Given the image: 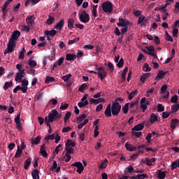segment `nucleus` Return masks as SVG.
<instances>
[{
	"instance_id": "13d9d810",
	"label": "nucleus",
	"mask_w": 179,
	"mask_h": 179,
	"mask_svg": "<svg viewBox=\"0 0 179 179\" xmlns=\"http://www.w3.org/2000/svg\"><path fill=\"white\" fill-rule=\"evenodd\" d=\"M170 114H171V112H163L162 113V118L166 119V118H169L170 117Z\"/></svg>"
},
{
	"instance_id": "dca6fc26",
	"label": "nucleus",
	"mask_w": 179,
	"mask_h": 179,
	"mask_svg": "<svg viewBox=\"0 0 179 179\" xmlns=\"http://www.w3.org/2000/svg\"><path fill=\"white\" fill-rule=\"evenodd\" d=\"M20 81L22 83V86L21 87H24V91L25 93H27V86H29V80H26V79H24V80H20Z\"/></svg>"
},
{
	"instance_id": "864d4df0",
	"label": "nucleus",
	"mask_w": 179,
	"mask_h": 179,
	"mask_svg": "<svg viewBox=\"0 0 179 179\" xmlns=\"http://www.w3.org/2000/svg\"><path fill=\"white\" fill-rule=\"evenodd\" d=\"M146 162H147V163H146L147 166H150L152 165V163H155L156 162V159L151 158L150 159H146Z\"/></svg>"
},
{
	"instance_id": "f8f14e48",
	"label": "nucleus",
	"mask_w": 179,
	"mask_h": 179,
	"mask_svg": "<svg viewBox=\"0 0 179 179\" xmlns=\"http://www.w3.org/2000/svg\"><path fill=\"white\" fill-rule=\"evenodd\" d=\"M41 155L43 157H48V154L47 153V151L45 150V143H43L40 148V152Z\"/></svg>"
},
{
	"instance_id": "9b49d317",
	"label": "nucleus",
	"mask_w": 179,
	"mask_h": 179,
	"mask_svg": "<svg viewBox=\"0 0 179 179\" xmlns=\"http://www.w3.org/2000/svg\"><path fill=\"white\" fill-rule=\"evenodd\" d=\"M143 128H145V122H143V123H140L138 124H136V126H134L132 129L131 131H142L143 129Z\"/></svg>"
},
{
	"instance_id": "bf43d9fd",
	"label": "nucleus",
	"mask_w": 179,
	"mask_h": 179,
	"mask_svg": "<svg viewBox=\"0 0 179 179\" xmlns=\"http://www.w3.org/2000/svg\"><path fill=\"white\" fill-rule=\"evenodd\" d=\"M166 92H167V85L164 84L161 87V93H162V94H166Z\"/></svg>"
},
{
	"instance_id": "f704fd0d",
	"label": "nucleus",
	"mask_w": 179,
	"mask_h": 179,
	"mask_svg": "<svg viewBox=\"0 0 179 179\" xmlns=\"http://www.w3.org/2000/svg\"><path fill=\"white\" fill-rule=\"evenodd\" d=\"M121 21L122 27H128L129 24V21L124 20V18H119Z\"/></svg>"
},
{
	"instance_id": "58836bf2",
	"label": "nucleus",
	"mask_w": 179,
	"mask_h": 179,
	"mask_svg": "<svg viewBox=\"0 0 179 179\" xmlns=\"http://www.w3.org/2000/svg\"><path fill=\"white\" fill-rule=\"evenodd\" d=\"M31 2L32 5H36V3H38L40 2V0H27L24 5L25 6H29V3Z\"/></svg>"
},
{
	"instance_id": "7ed1b4c3",
	"label": "nucleus",
	"mask_w": 179,
	"mask_h": 179,
	"mask_svg": "<svg viewBox=\"0 0 179 179\" xmlns=\"http://www.w3.org/2000/svg\"><path fill=\"white\" fill-rule=\"evenodd\" d=\"M102 9L105 13H111L113 12V3L111 1H104L102 3Z\"/></svg>"
},
{
	"instance_id": "20e7f679",
	"label": "nucleus",
	"mask_w": 179,
	"mask_h": 179,
	"mask_svg": "<svg viewBox=\"0 0 179 179\" xmlns=\"http://www.w3.org/2000/svg\"><path fill=\"white\" fill-rule=\"evenodd\" d=\"M80 20L82 23H89L90 20V16L85 10H83L80 14H79Z\"/></svg>"
},
{
	"instance_id": "f257e3e1",
	"label": "nucleus",
	"mask_w": 179,
	"mask_h": 179,
	"mask_svg": "<svg viewBox=\"0 0 179 179\" xmlns=\"http://www.w3.org/2000/svg\"><path fill=\"white\" fill-rule=\"evenodd\" d=\"M61 117V114L57 110L54 109L48 114V120H49V122H54V121H59Z\"/></svg>"
},
{
	"instance_id": "de8ad7c7",
	"label": "nucleus",
	"mask_w": 179,
	"mask_h": 179,
	"mask_svg": "<svg viewBox=\"0 0 179 179\" xmlns=\"http://www.w3.org/2000/svg\"><path fill=\"white\" fill-rule=\"evenodd\" d=\"M92 16L97 17V5L93 6L92 7Z\"/></svg>"
},
{
	"instance_id": "e433bc0d",
	"label": "nucleus",
	"mask_w": 179,
	"mask_h": 179,
	"mask_svg": "<svg viewBox=\"0 0 179 179\" xmlns=\"http://www.w3.org/2000/svg\"><path fill=\"white\" fill-rule=\"evenodd\" d=\"M53 82H55V79L54 78V77L47 76L45 78V83H46L47 85H48V83H52Z\"/></svg>"
},
{
	"instance_id": "ea45409f",
	"label": "nucleus",
	"mask_w": 179,
	"mask_h": 179,
	"mask_svg": "<svg viewBox=\"0 0 179 179\" xmlns=\"http://www.w3.org/2000/svg\"><path fill=\"white\" fill-rule=\"evenodd\" d=\"M124 114H128V111H129V103H125V105L122 107Z\"/></svg>"
},
{
	"instance_id": "603ef678",
	"label": "nucleus",
	"mask_w": 179,
	"mask_h": 179,
	"mask_svg": "<svg viewBox=\"0 0 179 179\" xmlns=\"http://www.w3.org/2000/svg\"><path fill=\"white\" fill-rule=\"evenodd\" d=\"M86 87H87V85L86 83L82 84L78 88V92H81L82 93H83V91L85 90V89H86Z\"/></svg>"
},
{
	"instance_id": "a19ab883",
	"label": "nucleus",
	"mask_w": 179,
	"mask_h": 179,
	"mask_svg": "<svg viewBox=\"0 0 179 179\" xmlns=\"http://www.w3.org/2000/svg\"><path fill=\"white\" fill-rule=\"evenodd\" d=\"M18 90H21L23 93H26L24 92V88L22 87L20 85H17L15 88L13 89V93H17Z\"/></svg>"
},
{
	"instance_id": "412c9836",
	"label": "nucleus",
	"mask_w": 179,
	"mask_h": 179,
	"mask_svg": "<svg viewBox=\"0 0 179 179\" xmlns=\"http://www.w3.org/2000/svg\"><path fill=\"white\" fill-rule=\"evenodd\" d=\"M31 176L33 179H40V171L38 169H34V171L31 172Z\"/></svg>"
},
{
	"instance_id": "0e129e2a",
	"label": "nucleus",
	"mask_w": 179,
	"mask_h": 179,
	"mask_svg": "<svg viewBox=\"0 0 179 179\" xmlns=\"http://www.w3.org/2000/svg\"><path fill=\"white\" fill-rule=\"evenodd\" d=\"M132 135H134L136 138H141V136H142V131H132Z\"/></svg>"
},
{
	"instance_id": "69168bd1",
	"label": "nucleus",
	"mask_w": 179,
	"mask_h": 179,
	"mask_svg": "<svg viewBox=\"0 0 179 179\" xmlns=\"http://www.w3.org/2000/svg\"><path fill=\"white\" fill-rule=\"evenodd\" d=\"M94 132V137L97 138V136H99V125H96L95 127Z\"/></svg>"
},
{
	"instance_id": "49530a36",
	"label": "nucleus",
	"mask_w": 179,
	"mask_h": 179,
	"mask_svg": "<svg viewBox=\"0 0 179 179\" xmlns=\"http://www.w3.org/2000/svg\"><path fill=\"white\" fill-rule=\"evenodd\" d=\"M28 65H29L31 68H34V66H37V62L34 60H29Z\"/></svg>"
},
{
	"instance_id": "09e8293b",
	"label": "nucleus",
	"mask_w": 179,
	"mask_h": 179,
	"mask_svg": "<svg viewBox=\"0 0 179 179\" xmlns=\"http://www.w3.org/2000/svg\"><path fill=\"white\" fill-rule=\"evenodd\" d=\"M136 93H138L137 90H135L134 91L131 92L128 96L129 100H132L134 97H135V94H136Z\"/></svg>"
},
{
	"instance_id": "1a4fd4ad",
	"label": "nucleus",
	"mask_w": 179,
	"mask_h": 179,
	"mask_svg": "<svg viewBox=\"0 0 179 179\" xmlns=\"http://www.w3.org/2000/svg\"><path fill=\"white\" fill-rule=\"evenodd\" d=\"M24 78V69L20 70L18 73H17L15 80V82H19V80H22Z\"/></svg>"
},
{
	"instance_id": "e2e57ef3",
	"label": "nucleus",
	"mask_w": 179,
	"mask_h": 179,
	"mask_svg": "<svg viewBox=\"0 0 179 179\" xmlns=\"http://www.w3.org/2000/svg\"><path fill=\"white\" fill-rule=\"evenodd\" d=\"M107 159L104 160L103 162H101V165L99 166V169H106L107 167Z\"/></svg>"
},
{
	"instance_id": "f3484780",
	"label": "nucleus",
	"mask_w": 179,
	"mask_h": 179,
	"mask_svg": "<svg viewBox=\"0 0 179 179\" xmlns=\"http://www.w3.org/2000/svg\"><path fill=\"white\" fill-rule=\"evenodd\" d=\"M179 120L178 119H172L171 121V129H174L177 127H178Z\"/></svg>"
},
{
	"instance_id": "f03ea898",
	"label": "nucleus",
	"mask_w": 179,
	"mask_h": 179,
	"mask_svg": "<svg viewBox=\"0 0 179 179\" xmlns=\"http://www.w3.org/2000/svg\"><path fill=\"white\" fill-rule=\"evenodd\" d=\"M112 115L117 117L120 113H121V105L118 102H114L112 103L111 106Z\"/></svg>"
},
{
	"instance_id": "774afa93",
	"label": "nucleus",
	"mask_w": 179,
	"mask_h": 179,
	"mask_svg": "<svg viewBox=\"0 0 179 179\" xmlns=\"http://www.w3.org/2000/svg\"><path fill=\"white\" fill-rule=\"evenodd\" d=\"M174 12H175V13H178V12H179V2L176 3Z\"/></svg>"
},
{
	"instance_id": "423d86ee",
	"label": "nucleus",
	"mask_w": 179,
	"mask_h": 179,
	"mask_svg": "<svg viewBox=\"0 0 179 179\" xmlns=\"http://www.w3.org/2000/svg\"><path fill=\"white\" fill-rule=\"evenodd\" d=\"M141 103V108H142L143 113H145L146 111V109L148 108V106H150V102L149 101H146V98L143 97L140 101Z\"/></svg>"
},
{
	"instance_id": "39448f33",
	"label": "nucleus",
	"mask_w": 179,
	"mask_h": 179,
	"mask_svg": "<svg viewBox=\"0 0 179 179\" xmlns=\"http://www.w3.org/2000/svg\"><path fill=\"white\" fill-rule=\"evenodd\" d=\"M98 71V78L101 80H104V78L107 76V72L103 67H98L96 69Z\"/></svg>"
},
{
	"instance_id": "b1692460",
	"label": "nucleus",
	"mask_w": 179,
	"mask_h": 179,
	"mask_svg": "<svg viewBox=\"0 0 179 179\" xmlns=\"http://www.w3.org/2000/svg\"><path fill=\"white\" fill-rule=\"evenodd\" d=\"M66 61H75V59H76V55L66 54Z\"/></svg>"
},
{
	"instance_id": "6ab92c4d",
	"label": "nucleus",
	"mask_w": 179,
	"mask_h": 179,
	"mask_svg": "<svg viewBox=\"0 0 179 179\" xmlns=\"http://www.w3.org/2000/svg\"><path fill=\"white\" fill-rule=\"evenodd\" d=\"M44 34H45V36H50V37H54V36H55V34H57V31H55V29H52L50 31L45 30L44 31Z\"/></svg>"
},
{
	"instance_id": "4c0bfd02",
	"label": "nucleus",
	"mask_w": 179,
	"mask_h": 179,
	"mask_svg": "<svg viewBox=\"0 0 179 179\" xmlns=\"http://www.w3.org/2000/svg\"><path fill=\"white\" fill-rule=\"evenodd\" d=\"M54 20H55V17L49 15L48 19L45 21L46 24L50 25L54 23Z\"/></svg>"
},
{
	"instance_id": "473e14b6",
	"label": "nucleus",
	"mask_w": 179,
	"mask_h": 179,
	"mask_svg": "<svg viewBox=\"0 0 179 179\" xmlns=\"http://www.w3.org/2000/svg\"><path fill=\"white\" fill-rule=\"evenodd\" d=\"M163 78H164V71L160 70L157 76L155 77V80H160V79H163Z\"/></svg>"
},
{
	"instance_id": "c85d7f7f",
	"label": "nucleus",
	"mask_w": 179,
	"mask_h": 179,
	"mask_svg": "<svg viewBox=\"0 0 179 179\" xmlns=\"http://www.w3.org/2000/svg\"><path fill=\"white\" fill-rule=\"evenodd\" d=\"M124 146L127 150H129V152H134V150H136V148H135V146H133L132 145L128 143H126Z\"/></svg>"
},
{
	"instance_id": "c756f323",
	"label": "nucleus",
	"mask_w": 179,
	"mask_h": 179,
	"mask_svg": "<svg viewBox=\"0 0 179 179\" xmlns=\"http://www.w3.org/2000/svg\"><path fill=\"white\" fill-rule=\"evenodd\" d=\"M127 73H128V67H125L122 73V82H125L127 80Z\"/></svg>"
},
{
	"instance_id": "4468645a",
	"label": "nucleus",
	"mask_w": 179,
	"mask_h": 179,
	"mask_svg": "<svg viewBox=\"0 0 179 179\" xmlns=\"http://www.w3.org/2000/svg\"><path fill=\"white\" fill-rule=\"evenodd\" d=\"M13 0H7L2 8V12L3 13V15H6V13H8V10H6V8H8V6H9V4L10 3V2H12Z\"/></svg>"
},
{
	"instance_id": "4d7b16f0",
	"label": "nucleus",
	"mask_w": 179,
	"mask_h": 179,
	"mask_svg": "<svg viewBox=\"0 0 179 179\" xmlns=\"http://www.w3.org/2000/svg\"><path fill=\"white\" fill-rule=\"evenodd\" d=\"M178 95H174L171 99V103H178Z\"/></svg>"
},
{
	"instance_id": "052dcab7",
	"label": "nucleus",
	"mask_w": 179,
	"mask_h": 179,
	"mask_svg": "<svg viewBox=\"0 0 179 179\" xmlns=\"http://www.w3.org/2000/svg\"><path fill=\"white\" fill-rule=\"evenodd\" d=\"M118 63L117 64V68H122L124 66V59L121 58Z\"/></svg>"
},
{
	"instance_id": "a211bd4d",
	"label": "nucleus",
	"mask_w": 179,
	"mask_h": 179,
	"mask_svg": "<svg viewBox=\"0 0 179 179\" xmlns=\"http://www.w3.org/2000/svg\"><path fill=\"white\" fill-rule=\"evenodd\" d=\"M65 23V21L64 20H61L55 26V29L56 30H62V28L64 27V24Z\"/></svg>"
},
{
	"instance_id": "cd10ccee",
	"label": "nucleus",
	"mask_w": 179,
	"mask_h": 179,
	"mask_svg": "<svg viewBox=\"0 0 179 179\" xmlns=\"http://www.w3.org/2000/svg\"><path fill=\"white\" fill-rule=\"evenodd\" d=\"M41 141V136H38L35 139L31 138V145H38Z\"/></svg>"
},
{
	"instance_id": "ddd939ff",
	"label": "nucleus",
	"mask_w": 179,
	"mask_h": 179,
	"mask_svg": "<svg viewBox=\"0 0 179 179\" xmlns=\"http://www.w3.org/2000/svg\"><path fill=\"white\" fill-rule=\"evenodd\" d=\"M64 64V57H60L58 60H57L54 64H53V67L52 68V71H54V69L57 68V66H61Z\"/></svg>"
},
{
	"instance_id": "680f3d73",
	"label": "nucleus",
	"mask_w": 179,
	"mask_h": 179,
	"mask_svg": "<svg viewBox=\"0 0 179 179\" xmlns=\"http://www.w3.org/2000/svg\"><path fill=\"white\" fill-rule=\"evenodd\" d=\"M69 107V104L68 103H64V102L62 103L60 106V110H66Z\"/></svg>"
},
{
	"instance_id": "8fccbe9b",
	"label": "nucleus",
	"mask_w": 179,
	"mask_h": 179,
	"mask_svg": "<svg viewBox=\"0 0 179 179\" xmlns=\"http://www.w3.org/2000/svg\"><path fill=\"white\" fill-rule=\"evenodd\" d=\"M71 78H72V74L69 73V74L64 76L62 77V79L64 82H68L69 80V79H71Z\"/></svg>"
},
{
	"instance_id": "72a5a7b5",
	"label": "nucleus",
	"mask_w": 179,
	"mask_h": 179,
	"mask_svg": "<svg viewBox=\"0 0 179 179\" xmlns=\"http://www.w3.org/2000/svg\"><path fill=\"white\" fill-rule=\"evenodd\" d=\"M13 45H9V43L7 45V49L4 51V55H6V54H9V52H12L13 51Z\"/></svg>"
},
{
	"instance_id": "a18cd8bd",
	"label": "nucleus",
	"mask_w": 179,
	"mask_h": 179,
	"mask_svg": "<svg viewBox=\"0 0 179 179\" xmlns=\"http://www.w3.org/2000/svg\"><path fill=\"white\" fill-rule=\"evenodd\" d=\"M179 109V104L178 103H176L175 105L171 106V113H177V111H178Z\"/></svg>"
},
{
	"instance_id": "4be33fe9",
	"label": "nucleus",
	"mask_w": 179,
	"mask_h": 179,
	"mask_svg": "<svg viewBox=\"0 0 179 179\" xmlns=\"http://www.w3.org/2000/svg\"><path fill=\"white\" fill-rule=\"evenodd\" d=\"M166 174H167V171H162V170H159L158 171L157 178L159 179H165L166 178Z\"/></svg>"
},
{
	"instance_id": "c9c22d12",
	"label": "nucleus",
	"mask_w": 179,
	"mask_h": 179,
	"mask_svg": "<svg viewBox=\"0 0 179 179\" xmlns=\"http://www.w3.org/2000/svg\"><path fill=\"white\" fill-rule=\"evenodd\" d=\"M12 86H13V82H12V81L6 82L3 87V89L4 90H8V89H9V87H12Z\"/></svg>"
},
{
	"instance_id": "3c124183",
	"label": "nucleus",
	"mask_w": 179,
	"mask_h": 179,
	"mask_svg": "<svg viewBox=\"0 0 179 179\" xmlns=\"http://www.w3.org/2000/svg\"><path fill=\"white\" fill-rule=\"evenodd\" d=\"M134 167H132V166H129L128 167L126 168V170L124 171L125 174H127V173H134Z\"/></svg>"
},
{
	"instance_id": "a878e982",
	"label": "nucleus",
	"mask_w": 179,
	"mask_h": 179,
	"mask_svg": "<svg viewBox=\"0 0 179 179\" xmlns=\"http://www.w3.org/2000/svg\"><path fill=\"white\" fill-rule=\"evenodd\" d=\"M76 146V143L72 141V140L68 139L66 143V147L67 148H75Z\"/></svg>"
},
{
	"instance_id": "37998d69",
	"label": "nucleus",
	"mask_w": 179,
	"mask_h": 179,
	"mask_svg": "<svg viewBox=\"0 0 179 179\" xmlns=\"http://www.w3.org/2000/svg\"><path fill=\"white\" fill-rule=\"evenodd\" d=\"M65 150L66 152V155H72L73 153V148L72 147H66Z\"/></svg>"
},
{
	"instance_id": "338daca9",
	"label": "nucleus",
	"mask_w": 179,
	"mask_h": 179,
	"mask_svg": "<svg viewBox=\"0 0 179 179\" xmlns=\"http://www.w3.org/2000/svg\"><path fill=\"white\" fill-rule=\"evenodd\" d=\"M137 178L138 179L148 178V175L146 173L138 174L137 175Z\"/></svg>"
},
{
	"instance_id": "2eb2a0df",
	"label": "nucleus",
	"mask_w": 179,
	"mask_h": 179,
	"mask_svg": "<svg viewBox=\"0 0 179 179\" xmlns=\"http://www.w3.org/2000/svg\"><path fill=\"white\" fill-rule=\"evenodd\" d=\"M111 113H112L111 103H108L105 110L104 114H105L106 117H111V115H112Z\"/></svg>"
},
{
	"instance_id": "6e6552de",
	"label": "nucleus",
	"mask_w": 179,
	"mask_h": 179,
	"mask_svg": "<svg viewBox=\"0 0 179 179\" xmlns=\"http://www.w3.org/2000/svg\"><path fill=\"white\" fill-rule=\"evenodd\" d=\"M145 48L148 50V55H151V57H153L155 59L157 58V54L155 51V46L153 45L146 46Z\"/></svg>"
},
{
	"instance_id": "79ce46f5",
	"label": "nucleus",
	"mask_w": 179,
	"mask_h": 179,
	"mask_svg": "<svg viewBox=\"0 0 179 179\" xmlns=\"http://www.w3.org/2000/svg\"><path fill=\"white\" fill-rule=\"evenodd\" d=\"M144 72H150L152 71V68L149 67V64L148 63H145L143 68Z\"/></svg>"
},
{
	"instance_id": "c03bdc74",
	"label": "nucleus",
	"mask_w": 179,
	"mask_h": 179,
	"mask_svg": "<svg viewBox=\"0 0 179 179\" xmlns=\"http://www.w3.org/2000/svg\"><path fill=\"white\" fill-rule=\"evenodd\" d=\"M55 134H52L51 135H49V136L45 137L44 139L46 142H48V141H53V139H55Z\"/></svg>"
},
{
	"instance_id": "393cba45",
	"label": "nucleus",
	"mask_w": 179,
	"mask_h": 179,
	"mask_svg": "<svg viewBox=\"0 0 179 179\" xmlns=\"http://www.w3.org/2000/svg\"><path fill=\"white\" fill-rule=\"evenodd\" d=\"M73 24H75V20L73 18H69L68 20V24L67 27L70 30H72L73 29Z\"/></svg>"
},
{
	"instance_id": "5701e85b",
	"label": "nucleus",
	"mask_w": 179,
	"mask_h": 179,
	"mask_svg": "<svg viewBox=\"0 0 179 179\" xmlns=\"http://www.w3.org/2000/svg\"><path fill=\"white\" fill-rule=\"evenodd\" d=\"M158 116L155 113H151L150 117V124H155V122H157Z\"/></svg>"
},
{
	"instance_id": "5fc2aeb1",
	"label": "nucleus",
	"mask_w": 179,
	"mask_h": 179,
	"mask_svg": "<svg viewBox=\"0 0 179 179\" xmlns=\"http://www.w3.org/2000/svg\"><path fill=\"white\" fill-rule=\"evenodd\" d=\"M86 118V114L83 113L82 115H80V117H77V121L78 122H82V121H83V120H85Z\"/></svg>"
},
{
	"instance_id": "2f4dec72",
	"label": "nucleus",
	"mask_w": 179,
	"mask_h": 179,
	"mask_svg": "<svg viewBox=\"0 0 179 179\" xmlns=\"http://www.w3.org/2000/svg\"><path fill=\"white\" fill-rule=\"evenodd\" d=\"M20 37V31H15L11 36V38L17 41V39Z\"/></svg>"
},
{
	"instance_id": "7c9ffc66",
	"label": "nucleus",
	"mask_w": 179,
	"mask_h": 179,
	"mask_svg": "<svg viewBox=\"0 0 179 179\" xmlns=\"http://www.w3.org/2000/svg\"><path fill=\"white\" fill-rule=\"evenodd\" d=\"M30 164H31V159L30 158H28L24 162V167L25 170H27L29 167H30Z\"/></svg>"
},
{
	"instance_id": "aec40b11",
	"label": "nucleus",
	"mask_w": 179,
	"mask_h": 179,
	"mask_svg": "<svg viewBox=\"0 0 179 179\" xmlns=\"http://www.w3.org/2000/svg\"><path fill=\"white\" fill-rule=\"evenodd\" d=\"M150 76V73H146L143 74L140 78L141 82H142V83H145V82H146V80H148Z\"/></svg>"
},
{
	"instance_id": "6e6d98bb",
	"label": "nucleus",
	"mask_w": 179,
	"mask_h": 179,
	"mask_svg": "<svg viewBox=\"0 0 179 179\" xmlns=\"http://www.w3.org/2000/svg\"><path fill=\"white\" fill-rule=\"evenodd\" d=\"M157 111L158 113H163L164 111V106L161 103H158L157 105Z\"/></svg>"
},
{
	"instance_id": "9d476101",
	"label": "nucleus",
	"mask_w": 179,
	"mask_h": 179,
	"mask_svg": "<svg viewBox=\"0 0 179 179\" xmlns=\"http://www.w3.org/2000/svg\"><path fill=\"white\" fill-rule=\"evenodd\" d=\"M36 18L34 17V15L27 16L26 19V22L29 26V27H33L34 26V20Z\"/></svg>"
},
{
	"instance_id": "bb28decb",
	"label": "nucleus",
	"mask_w": 179,
	"mask_h": 179,
	"mask_svg": "<svg viewBox=\"0 0 179 179\" xmlns=\"http://www.w3.org/2000/svg\"><path fill=\"white\" fill-rule=\"evenodd\" d=\"M22 153H23V150H22V149H20V147L18 145L14 157H15L16 159H19V157L22 156Z\"/></svg>"
},
{
	"instance_id": "0eeeda50",
	"label": "nucleus",
	"mask_w": 179,
	"mask_h": 179,
	"mask_svg": "<svg viewBox=\"0 0 179 179\" xmlns=\"http://www.w3.org/2000/svg\"><path fill=\"white\" fill-rule=\"evenodd\" d=\"M71 166L73 167H77V173L78 174H82L83 173V171L85 170V167L83 166V164L80 162H76L74 164H72Z\"/></svg>"
}]
</instances>
